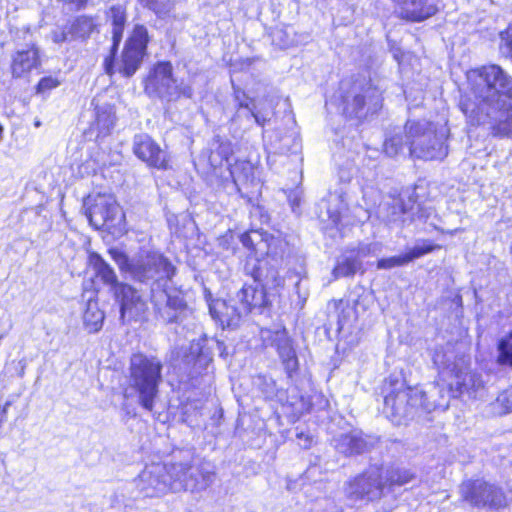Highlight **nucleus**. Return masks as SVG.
Here are the masks:
<instances>
[{
  "mask_svg": "<svg viewBox=\"0 0 512 512\" xmlns=\"http://www.w3.org/2000/svg\"><path fill=\"white\" fill-rule=\"evenodd\" d=\"M460 109L472 125L489 124L495 136L512 137V76L492 64L472 70Z\"/></svg>",
  "mask_w": 512,
  "mask_h": 512,
  "instance_id": "1",
  "label": "nucleus"
},
{
  "mask_svg": "<svg viewBox=\"0 0 512 512\" xmlns=\"http://www.w3.org/2000/svg\"><path fill=\"white\" fill-rule=\"evenodd\" d=\"M108 253L122 274L139 285L149 287L151 293L164 288L176 274V267L171 261L156 251L142 250L132 257L116 248L109 249Z\"/></svg>",
  "mask_w": 512,
  "mask_h": 512,
  "instance_id": "2",
  "label": "nucleus"
},
{
  "mask_svg": "<svg viewBox=\"0 0 512 512\" xmlns=\"http://www.w3.org/2000/svg\"><path fill=\"white\" fill-rule=\"evenodd\" d=\"M162 368L161 361L156 357H148L142 353L133 354L130 358L128 385L123 392L124 398L135 399L143 409L152 412L162 381Z\"/></svg>",
  "mask_w": 512,
  "mask_h": 512,
  "instance_id": "3",
  "label": "nucleus"
},
{
  "mask_svg": "<svg viewBox=\"0 0 512 512\" xmlns=\"http://www.w3.org/2000/svg\"><path fill=\"white\" fill-rule=\"evenodd\" d=\"M409 155L421 160H442L448 155V129L436 123L407 121L404 127Z\"/></svg>",
  "mask_w": 512,
  "mask_h": 512,
  "instance_id": "4",
  "label": "nucleus"
},
{
  "mask_svg": "<svg viewBox=\"0 0 512 512\" xmlns=\"http://www.w3.org/2000/svg\"><path fill=\"white\" fill-rule=\"evenodd\" d=\"M383 413L395 425H407L421 409L424 394L418 388L406 387L397 376H390L384 382Z\"/></svg>",
  "mask_w": 512,
  "mask_h": 512,
  "instance_id": "5",
  "label": "nucleus"
},
{
  "mask_svg": "<svg viewBox=\"0 0 512 512\" xmlns=\"http://www.w3.org/2000/svg\"><path fill=\"white\" fill-rule=\"evenodd\" d=\"M433 362L443 376H450L454 391L458 397L462 394L472 396L483 387L481 376L470 370V358L466 355H455L453 351L436 349Z\"/></svg>",
  "mask_w": 512,
  "mask_h": 512,
  "instance_id": "6",
  "label": "nucleus"
},
{
  "mask_svg": "<svg viewBox=\"0 0 512 512\" xmlns=\"http://www.w3.org/2000/svg\"><path fill=\"white\" fill-rule=\"evenodd\" d=\"M385 483L380 467L372 466L344 482L342 492L349 508L362 507L384 496Z\"/></svg>",
  "mask_w": 512,
  "mask_h": 512,
  "instance_id": "7",
  "label": "nucleus"
},
{
  "mask_svg": "<svg viewBox=\"0 0 512 512\" xmlns=\"http://www.w3.org/2000/svg\"><path fill=\"white\" fill-rule=\"evenodd\" d=\"M343 113L349 118L363 119L373 115L382 106L380 90L370 79L358 77L342 96Z\"/></svg>",
  "mask_w": 512,
  "mask_h": 512,
  "instance_id": "8",
  "label": "nucleus"
},
{
  "mask_svg": "<svg viewBox=\"0 0 512 512\" xmlns=\"http://www.w3.org/2000/svg\"><path fill=\"white\" fill-rule=\"evenodd\" d=\"M172 492H200L215 479L213 466L205 461L172 462L168 464Z\"/></svg>",
  "mask_w": 512,
  "mask_h": 512,
  "instance_id": "9",
  "label": "nucleus"
},
{
  "mask_svg": "<svg viewBox=\"0 0 512 512\" xmlns=\"http://www.w3.org/2000/svg\"><path fill=\"white\" fill-rule=\"evenodd\" d=\"M145 90L167 102L177 101L181 97L190 99L194 93L189 84L183 81L178 82L173 77V67L170 62H160L154 67L147 79Z\"/></svg>",
  "mask_w": 512,
  "mask_h": 512,
  "instance_id": "10",
  "label": "nucleus"
},
{
  "mask_svg": "<svg viewBox=\"0 0 512 512\" xmlns=\"http://www.w3.org/2000/svg\"><path fill=\"white\" fill-rule=\"evenodd\" d=\"M148 42L147 28L144 25H135L132 34L125 42L120 58L117 61L114 58L113 72L110 75L117 71L126 78L132 77L140 68L147 54Z\"/></svg>",
  "mask_w": 512,
  "mask_h": 512,
  "instance_id": "11",
  "label": "nucleus"
},
{
  "mask_svg": "<svg viewBox=\"0 0 512 512\" xmlns=\"http://www.w3.org/2000/svg\"><path fill=\"white\" fill-rule=\"evenodd\" d=\"M136 492H132L131 497H159L167 492H172L170 481V472L168 464H151L129 483Z\"/></svg>",
  "mask_w": 512,
  "mask_h": 512,
  "instance_id": "12",
  "label": "nucleus"
},
{
  "mask_svg": "<svg viewBox=\"0 0 512 512\" xmlns=\"http://www.w3.org/2000/svg\"><path fill=\"white\" fill-rule=\"evenodd\" d=\"M240 241L255 256L268 258L276 264H282L288 245L280 236L259 230L241 234Z\"/></svg>",
  "mask_w": 512,
  "mask_h": 512,
  "instance_id": "13",
  "label": "nucleus"
},
{
  "mask_svg": "<svg viewBox=\"0 0 512 512\" xmlns=\"http://www.w3.org/2000/svg\"><path fill=\"white\" fill-rule=\"evenodd\" d=\"M151 303L157 320L163 324H181L191 314L184 297L178 293H168L164 288L151 293Z\"/></svg>",
  "mask_w": 512,
  "mask_h": 512,
  "instance_id": "14",
  "label": "nucleus"
},
{
  "mask_svg": "<svg viewBox=\"0 0 512 512\" xmlns=\"http://www.w3.org/2000/svg\"><path fill=\"white\" fill-rule=\"evenodd\" d=\"M460 495L465 502L477 508H500L506 504L502 489L481 479L463 482Z\"/></svg>",
  "mask_w": 512,
  "mask_h": 512,
  "instance_id": "15",
  "label": "nucleus"
},
{
  "mask_svg": "<svg viewBox=\"0 0 512 512\" xmlns=\"http://www.w3.org/2000/svg\"><path fill=\"white\" fill-rule=\"evenodd\" d=\"M86 216L95 229L110 230L120 222L123 214L111 195L98 194L87 209Z\"/></svg>",
  "mask_w": 512,
  "mask_h": 512,
  "instance_id": "16",
  "label": "nucleus"
},
{
  "mask_svg": "<svg viewBox=\"0 0 512 512\" xmlns=\"http://www.w3.org/2000/svg\"><path fill=\"white\" fill-rule=\"evenodd\" d=\"M120 306V320L123 324L137 321L147 311V303L140 292L131 284L124 282L113 293Z\"/></svg>",
  "mask_w": 512,
  "mask_h": 512,
  "instance_id": "17",
  "label": "nucleus"
},
{
  "mask_svg": "<svg viewBox=\"0 0 512 512\" xmlns=\"http://www.w3.org/2000/svg\"><path fill=\"white\" fill-rule=\"evenodd\" d=\"M209 312L212 318L219 322L222 328L235 329L240 326L244 318L247 316L243 311L236 297L228 300L215 299L209 303Z\"/></svg>",
  "mask_w": 512,
  "mask_h": 512,
  "instance_id": "18",
  "label": "nucleus"
},
{
  "mask_svg": "<svg viewBox=\"0 0 512 512\" xmlns=\"http://www.w3.org/2000/svg\"><path fill=\"white\" fill-rule=\"evenodd\" d=\"M133 153L149 167L167 169V153L148 135L137 134L133 138Z\"/></svg>",
  "mask_w": 512,
  "mask_h": 512,
  "instance_id": "19",
  "label": "nucleus"
},
{
  "mask_svg": "<svg viewBox=\"0 0 512 512\" xmlns=\"http://www.w3.org/2000/svg\"><path fill=\"white\" fill-rule=\"evenodd\" d=\"M271 346L276 350L282 367L289 379H293L299 370V361L293 340L285 330L271 334Z\"/></svg>",
  "mask_w": 512,
  "mask_h": 512,
  "instance_id": "20",
  "label": "nucleus"
},
{
  "mask_svg": "<svg viewBox=\"0 0 512 512\" xmlns=\"http://www.w3.org/2000/svg\"><path fill=\"white\" fill-rule=\"evenodd\" d=\"M106 17L112 25V46L110 55L104 60V70L107 74H111L114 67V53L118 50L127 23L126 7L121 4L112 5L107 10Z\"/></svg>",
  "mask_w": 512,
  "mask_h": 512,
  "instance_id": "21",
  "label": "nucleus"
},
{
  "mask_svg": "<svg viewBox=\"0 0 512 512\" xmlns=\"http://www.w3.org/2000/svg\"><path fill=\"white\" fill-rule=\"evenodd\" d=\"M425 395L422 399L421 409L430 413L434 410L445 411L448 409L451 398H456L458 395L454 391V384L449 382H435L431 384L427 391H422Z\"/></svg>",
  "mask_w": 512,
  "mask_h": 512,
  "instance_id": "22",
  "label": "nucleus"
},
{
  "mask_svg": "<svg viewBox=\"0 0 512 512\" xmlns=\"http://www.w3.org/2000/svg\"><path fill=\"white\" fill-rule=\"evenodd\" d=\"M376 443V438L363 435L361 432L341 434L334 438L335 449L346 456L366 453L370 451Z\"/></svg>",
  "mask_w": 512,
  "mask_h": 512,
  "instance_id": "23",
  "label": "nucleus"
},
{
  "mask_svg": "<svg viewBox=\"0 0 512 512\" xmlns=\"http://www.w3.org/2000/svg\"><path fill=\"white\" fill-rule=\"evenodd\" d=\"M206 342L205 339L192 341L188 351L183 355V362L187 366L189 374H201L212 362V352L206 346Z\"/></svg>",
  "mask_w": 512,
  "mask_h": 512,
  "instance_id": "24",
  "label": "nucleus"
},
{
  "mask_svg": "<svg viewBox=\"0 0 512 512\" xmlns=\"http://www.w3.org/2000/svg\"><path fill=\"white\" fill-rule=\"evenodd\" d=\"M40 66L39 49L35 45L17 50L11 60V74L14 78L27 76Z\"/></svg>",
  "mask_w": 512,
  "mask_h": 512,
  "instance_id": "25",
  "label": "nucleus"
},
{
  "mask_svg": "<svg viewBox=\"0 0 512 512\" xmlns=\"http://www.w3.org/2000/svg\"><path fill=\"white\" fill-rule=\"evenodd\" d=\"M243 311L248 315L250 312L262 310L270 305L267 291L260 286L244 285L235 295Z\"/></svg>",
  "mask_w": 512,
  "mask_h": 512,
  "instance_id": "26",
  "label": "nucleus"
},
{
  "mask_svg": "<svg viewBox=\"0 0 512 512\" xmlns=\"http://www.w3.org/2000/svg\"><path fill=\"white\" fill-rule=\"evenodd\" d=\"M280 266L281 264L273 262V265H271V268L267 270V273H262L260 268H255L251 259H247L244 271L247 275L252 276L254 281L260 284V286L267 291V289H275L283 286L284 278L279 274Z\"/></svg>",
  "mask_w": 512,
  "mask_h": 512,
  "instance_id": "27",
  "label": "nucleus"
},
{
  "mask_svg": "<svg viewBox=\"0 0 512 512\" xmlns=\"http://www.w3.org/2000/svg\"><path fill=\"white\" fill-rule=\"evenodd\" d=\"M89 262L97 279L113 294L124 282L119 281L115 270L99 254L92 253Z\"/></svg>",
  "mask_w": 512,
  "mask_h": 512,
  "instance_id": "28",
  "label": "nucleus"
},
{
  "mask_svg": "<svg viewBox=\"0 0 512 512\" xmlns=\"http://www.w3.org/2000/svg\"><path fill=\"white\" fill-rule=\"evenodd\" d=\"M271 42L279 49H288L307 39V36L298 34L291 25H278L270 31Z\"/></svg>",
  "mask_w": 512,
  "mask_h": 512,
  "instance_id": "29",
  "label": "nucleus"
},
{
  "mask_svg": "<svg viewBox=\"0 0 512 512\" xmlns=\"http://www.w3.org/2000/svg\"><path fill=\"white\" fill-rule=\"evenodd\" d=\"M435 246L430 243H423L422 245H416L403 255L393 256L390 258H383L377 262L378 269H390L397 266H403L413 261L414 259L420 258L425 254L432 252Z\"/></svg>",
  "mask_w": 512,
  "mask_h": 512,
  "instance_id": "30",
  "label": "nucleus"
},
{
  "mask_svg": "<svg viewBox=\"0 0 512 512\" xmlns=\"http://www.w3.org/2000/svg\"><path fill=\"white\" fill-rule=\"evenodd\" d=\"M436 12L437 7L428 3V0H408L402 8L401 16L410 21L420 22L433 16Z\"/></svg>",
  "mask_w": 512,
  "mask_h": 512,
  "instance_id": "31",
  "label": "nucleus"
},
{
  "mask_svg": "<svg viewBox=\"0 0 512 512\" xmlns=\"http://www.w3.org/2000/svg\"><path fill=\"white\" fill-rule=\"evenodd\" d=\"M363 264L357 258L355 250H346L337 260L333 269L335 278L353 276L356 272L362 271Z\"/></svg>",
  "mask_w": 512,
  "mask_h": 512,
  "instance_id": "32",
  "label": "nucleus"
},
{
  "mask_svg": "<svg viewBox=\"0 0 512 512\" xmlns=\"http://www.w3.org/2000/svg\"><path fill=\"white\" fill-rule=\"evenodd\" d=\"M26 361L24 359L20 361H12L5 370L0 374V393L8 390L14 382V376L16 375L19 380H22L25 375Z\"/></svg>",
  "mask_w": 512,
  "mask_h": 512,
  "instance_id": "33",
  "label": "nucleus"
},
{
  "mask_svg": "<svg viewBox=\"0 0 512 512\" xmlns=\"http://www.w3.org/2000/svg\"><path fill=\"white\" fill-rule=\"evenodd\" d=\"M69 27L71 39H86L95 30L96 24L92 17L81 15L75 18Z\"/></svg>",
  "mask_w": 512,
  "mask_h": 512,
  "instance_id": "34",
  "label": "nucleus"
},
{
  "mask_svg": "<svg viewBox=\"0 0 512 512\" xmlns=\"http://www.w3.org/2000/svg\"><path fill=\"white\" fill-rule=\"evenodd\" d=\"M214 145L216 147L212 149L208 160L213 168H217L222 166L224 162H229L233 150L230 142L221 141L219 137L215 139Z\"/></svg>",
  "mask_w": 512,
  "mask_h": 512,
  "instance_id": "35",
  "label": "nucleus"
},
{
  "mask_svg": "<svg viewBox=\"0 0 512 512\" xmlns=\"http://www.w3.org/2000/svg\"><path fill=\"white\" fill-rule=\"evenodd\" d=\"M406 148L409 149V144L405 135L401 133L387 136L383 143V153L391 158L404 154Z\"/></svg>",
  "mask_w": 512,
  "mask_h": 512,
  "instance_id": "36",
  "label": "nucleus"
},
{
  "mask_svg": "<svg viewBox=\"0 0 512 512\" xmlns=\"http://www.w3.org/2000/svg\"><path fill=\"white\" fill-rule=\"evenodd\" d=\"M414 478V473L409 469L402 467H391L386 470L384 483L385 487L389 486L392 488L394 486H403L411 482Z\"/></svg>",
  "mask_w": 512,
  "mask_h": 512,
  "instance_id": "37",
  "label": "nucleus"
},
{
  "mask_svg": "<svg viewBox=\"0 0 512 512\" xmlns=\"http://www.w3.org/2000/svg\"><path fill=\"white\" fill-rule=\"evenodd\" d=\"M104 313L98 308L97 303L89 302L83 315L85 328L90 333L98 332L102 328Z\"/></svg>",
  "mask_w": 512,
  "mask_h": 512,
  "instance_id": "38",
  "label": "nucleus"
},
{
  "mask_svg": "<svg viewBox=\"0 0 512 512\" xmlns=\"http://www.w3.org/2000/svg\"><path fill=\"white\" fill-rule=\"evenodd\" d=\"M407 209L401 200H393L391 205L386 208L385 220L393 224H403L406 221Z\"/></svg>",
  "mask_w": 512,
  "mask_h": 512,
  "instance_id": "39",
  "label": "nucleus"
},
{
  "mask_svg": "<svg viewBox=\"0 0 512 512\" xmlns=\"http://www.w3.org/2000/svg\"><path fill=\"white\" fill-rule=\"evenodd\" d=\"M255 383L259 390L263 393L265 398L273 399L277 396V384L272 377H269L267 375H258Z\"/></svg>",
  "mask_w": 512,
  "mask_h": 512,
  "instance_id": "40",
  "label": "nucleus"
},
{
  "mask_svg": "<svg viewBox=\"0 0 512 512\" xmlns=\"http://www.w3.org/2000/svg\"><path fill=\"white\" fill-rule=\"evenodd\" d=\"M498 362L512 366V331L498 343Z\"/></svg>",
  "mask_w": 512,
  "mask_h": 512,
  "instance_id": "41",
  "label": "nucleus"
},
{
  "mask_svg": "<svg viewBox=\"0 0 512 512\" xmlns=\"http://www.w3.org/2000/svg\"><path fill=\"white\" fill-rule=\"evenodd\" d=\"M139 2L159 17L166 16L172 8L170 0H140Z\"/></svg>",
  "mask_w": 512,
  "mask_h": 512,
  "instance_id": "42",
  "label": "nucleus"
},
{
  "mask_svg": "<svg viewBox=\"0 0 512 512\" xmlns=\"http://www.w3.org/2000/svg\"><path fill=\"white\" fill-rule=\"evenodd\" d=\"M234 88V99L238 104V110L236 113L237 117L244 116V113L248 112L255 106L254 100L250 99L246 93L240 88Z\"/></svg>",
  "mask_w": 512,
  "mask_h": 512,
  "instance_id": "43",
  "label": "nucleus"
},
{
  "mask_svg": "<svg viewBox=\"0 0 512 512\" xmlns=\"http://www.w3.org/2000/svg\"><path fill=\"white\" fill-rule=\"evenodd\" d=\"M494 408L499 414H507L512 411V386L498 395Z\"/></svg>",
  "mask_w": 512,
  "mask_h": 512,
  "instance_id": "44",
  "label": "nucleus"
},
{
  "mask_svg": "<svg viewBox=\"0 0 512 512\" xmlns=\"http://www.w3.org/2000/svg\"><path fill=\"white\" fill-rule=\"evenodd\" d=\"M500 52L512 61V22L500 33Z\"/></svg>",
  "mask_w": 512,
  "mask_h": 512,
  "instance_id": "45",
  "label": "nucleus"
},
{
  "mask_svg": "<svg viewBox=\"0 0 512 512\" xmlns=\"http://www.w3.org/2000/svg\"><path fill=\"white\" fill-rule=\"evenodd\" d=\"M252 170L253 169L249 163L236 164L231 170V176L233 177L234 184L239 187L240 182L243 180L248 181V173H246V171L252 173ZM238 191H240V188H238Z\"/></svg>",
  "mask_w": 512,
  "mask_h": 512,
  "instance_id": "46",
  "label": "nucleus"
},
{
  "mask_svg": "<svg viewBox=\"0 0 512 512\" xmlns=\"http://www.w3.org/2000/svg\"><path fill=\"white\" fill-rule=\"evenodd\" d=\"M51 40L56 44H62L64 42L72 41L70 35V27L69 25L65 27H57L52 30L50 33Z\"/></svg>",
  "mask_w": 512,
  "mask_h": 512,
  "instance_id": "47",
  "label": "nucleus"
},
{
  "mask_svg": "<svg viewBox=\"0 0 512 512\" xmlns=\"http://www.w3.org/2000/svg\"><path fill=\"white\" fill-rule=\"evenodd\" d=\"M60 85L57 78L52 76L42 78L37 85V92L43 93Z\"/></svg>",
  "mask_w": 512,
  "mask_h": 512,
  "instance_id": "48",
  "label": "nucleus"
},
{
  "mask_svg": "<svg viewBox=\"0 0 512 512\" xmlns=\"http://www.w3.org/2000/svg\"><path fill=\"white\" fill-rule=\"evenodd\" d=\"M247 259H251L252 263L255 265V268H260L262 273H267V270L271 268L273 262L268 258H261L259 256H249Z\"/></svg>",
  "mask_w": 512,
  "mask_h": 512,
  "instance_id": "49",
  "label": "nucleus"
},
{
  "mask_svg": "<svg viewBox=\"0 0 512 512\" xmlns=\"http://www.w3.org/2000/svg\"><path fill=\"white\" fill-rule=\"evenodd\" d=\"M97 123H98V125L102 126L104 129H106L108 131L110 129V127H112L114 125V118L106 112L100 113L98 111Z\"/></svg>",
  "mask_w": 512,
  "mask_h": 512,
  "instance_id": "50",
  "label": "nucleus"
},
{
  "mask_svg": "<svg viewBox=\"0 0 512 512\" xmlns=\"http://www.w3.org/2000/svg\"><path fill=\"white\" fill-rule=\"evenodd\" d=\"M353 308L347 305L346 307L342 308V311L338 317V329L341 330L347 323L348 318L353 314Z\"/></svg>",
  "mask_w": 512,
  "mask_h": 512,
  "instance_id": "51",
  "label": "nucleus"
},
{
  "mask_svg": "<svg viewBox=\"0 0 512 512\" xmlns=\"http://www.w3.org/2000/svg\"><path fill=\"white\" fill-rule=\"evenodd\" d=\"M355 254L358 259L362 261L364 257H367L372 252V245L371 244H360L357 248L354 249Z\"/></svg>",
  "mask_w": 512,
  "mask_h": 512,
  "instance_id": "52",
  "label": "nucleus"
},
{
  "mask_svg": "<svg viewBox=\"0 0 512 512\" xmlns=\"http://www.w3.org/2000/svg\"><path fill=\"white\" fill-rule=\"evenodd\" d=\"M70 11H78L85 7L88 0H62Z\"/></svg>",
  "mask_w": 512,
  "mask_h": 512,
  "instance_id": "53",
  "label": "nucleus"
},
{
  "mask_svg": "<svg viewBox=\"0 0 512 512\" xmlns=\"http://www.w3.org/2000/svg\"><path fill=\"white\" fill-rule=\"evenodd\" d=\"M244 117L247 119L253 118L259 126H263L266 121V119L256 111L255 106H253V108L248 112L244 113Z\"/></svg>",
  "mask_w": 512,
  "mask_h": 512,
  "instance_id": "54",
  "label": "nucleus"
},
{
  "mask_svg": "<svg viewBox=\"0 0 512 512\" xmlns=\"http://www.w3.org/2000/svg\"><path fill=\"white\" fill-rule=\"evenodd\" d=\"M342 207H337L335 209H331L330 207H327V215L328 219L334 224L337 225L340 221V210Z\"/></svg>",
  "mask_w": 512,
  "mask_h": 512,
  "instance_id": "55",
  "label": "nucleus"
},
{
  "mask_svg": "<svg viewBox=\"0 0 512 512\" xmlns=\"http://www.w3.org/2000/svg\"><path fill=\"white\" fill-rule=\"evenodd\" d=\"M296 436L298 439L305 440V443H304L305 448H308L310 446L311 439L309 438V436L305 435L303 432L297 433Z\"/></svg>",
  "mask_w": 512,
  "mask_h": 512,
  "instance_id": "56",
  "label": "nucleus"
},
{
  "mask_svg": "<svg viewBox=\"0 0 512 512\" xmlns=\"http://www.w3.org/2000/svg\"><path fill=\"white\" fill-rule=\"evenodd\" d=\"M328 201H329V202H330V201H338V202H340V203H341V205H342V206H344V205H343V203H342V200H341V196H340V195H339V196H338V195H331Z\"/></svg>",
  "mask_w": 512,
  "mask_h": 512,
  "instance_id": "57",
  "label": "nucleus"
},
{
  "mask_svg": "<svg viewBox=\"0 0 512 512\" xmlns=\"http://www.w3.org/2000/svg\"><path fill=\"white\" fill-rule=\"evenodd\" d=\"M394 2H396L400 7L401 9L403 8L404 5L407 4L408 0H393Z\"/></svg>",
  "mask_w": 512,
  "mask_h": 512,
  "instance_id": "58",
  "label": "nucleus"
},
{
  "mask_svg": "<svg viewBox=\"0 0 512 512\" xmlns=\"http://www.w3.org/2000/svg\"><path fill=\"white\" fill-rule=\"evenodd\" d=\"M215 344H216V346H217V348H218L219 350L222 348V345H223V343H222V342L216 341V342H215Z\"/></svg>",
  "mask_w": 512,
  "mask_h": 512,
  "instance_id": "59",
  "label": "nucleus"
},
{
  "mask_svg": "<svg viewBox=\"0 0 512 512\" xmlns=\"http://www.w3.org/2000/svg\"><path fill=\"white\" fill-rule=\"evenodd\" d=\"M297 204V201L294 200L293 203H292V206L296 205Z\"/></svg>",
  "mask_w": 512,
  "mask_h": 512,
  "instance_id": "60",
  "label": "nucleus"
}]
</instances>
